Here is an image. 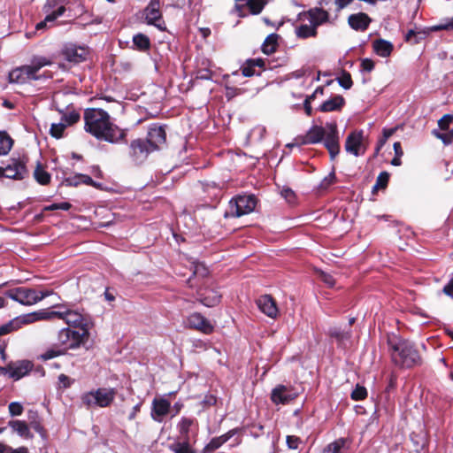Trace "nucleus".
I'll list each match as a JSON object with an SVG mask.
<instances>
[{
  "mask_svg": "<svg viewBox=\"0 0 453 453\" xmlns=\"http://www.w3.org/2000/svg\"><path fill=\"white\" fill-rule=\"evenodd\" d=\"M84 129L98 140L117 143L126 137L125 130L111 122L109 113L99 108L84 111Z\"/></svg>",
  "mask_w": 453,
  "mask_h": 453,
  "instance_id": "f257e3e1",
  "label": "nucleus"
},
{
  "mask_svg": "<svg viewBox=\"0 0 453 453\" xmlns=\"http://www.w3.org/2000/svg\"><path fill=\"white\" fill-rule=\"evenodd\" d=\"M299 140L301 144H315L323 141L332 159L340 152L339 134L335 123H326L325 127L313 126L305 135L299 137Z\"/></svg>",
  "mask_w": 453,
  "mask_h": 453,
  "instance_id": "f03ea898",
  "label": "nucleus"
},
{
  "mask_svg": "<svg viewBox=\"0 0 453 453\" xmlns=\"http://www.w3.org/2000/svg\"><path fill=\"white\" fill-rule=\"evenodd\" d=\"M393 362L401 367L411 368L421 364V357L413 343L407 340L392 337L388 339Z\"/></svg>",
  "mask_w": 453,
  "mask_h": 453,
  "instance_id": "7ed1b4c3",
  "label": "nucleus"
},
{
  "mask_svg": "<svg viewBox=\"0 0 453 453\" xmlns=\"http://www.w3.org/2000/svg\"><path fill=\"white\" fill-rule=\"evenodd\" d=\"M52 61L46 57L35 56L29 65H21L9 73V81L12 83L24 84L29 81H37L42 78L38 72L44 66L50 65Z\"/></svg>",
  "mask_w": 453,
  "mask_h": 453,
  "instance_id": "20e7f679",
  "label": "nucleus"
},
{
  "mask_svg": "<svg viewBox=\"0 0 453 453\" xmlns=\"http://www.w3.org/2000/svg\"><path fill=\"white\" fill-rule=\"evenodd\" d=\"M51 294V290L37 291L27 287H17L4 292L6 297L25 306L34 305Z\"/></svg>",
  "mask_w": 453,
  "mask_h": 453,
  "instance_id": "39448f33",
  "label": "nucleus"
},
{
  "mask_svg": "<svg viewBox=\"0 0 453 453\" xmlns=\"http://www.w3.org/2000/svg\"><path fill=\"white\" fill-rule=\"evenodd\" d=\"M89 338V330L65 327L59 330L58 334V344L64 350L75 349L85 344Z\"/></svg>",
  "mask_w": 453,
  "mask_h": 453,
  "instance_id": "423d86ee",
  "label": "nucleus"
},
{
  "mask_svg": "<svg viewBox=\"0 0 453 453\" xmlns=\"http://www.w3.org/2000/svg\"><path fill=\"white\" fill-rule=\"evenodd\" d=\"M116 396V390L114 388H98L84 393L81 397V403L86 408L89 409L93 406L101 408L108 407L111 404Z\"/></svg>",
  "mask_w": 453,
  "mask_h": 453,
  "instance_id": "0eeeda50",
  "label": "nucleus"
},
{
  "mask_svg": "<svg viewBox=\"0 0 453 453\" xmlns=\"http://www.w3.org/2000/svg\"><path fill=\"white\" fill-rule=\"evenodd\" d=\"M59 308L62 314L60 319L64 320L69 326L68 327L90 329L91 321L86 314L78 310L70 309L65 303H61Z\"/></svg>",
  "mask_w": 453,
  "mask_h": 453,
  "instance_id": "6e6552de",
  "label": "nucleus"
},
{
  "mask_svg": "<svg viewBox=\"0 0 453 453\" xmlns=\"http://www.w3.org/2000/svg\"><path fill=\"white\" fill-rule=\"evenodd\" d=\"M257 199L253 195L238 196L229 203L227 215L241 217L252 212L256 207Z\"/></svg>",
  "mask_w": 453,
  "mask_h": 453,
  "instance_id": "1a4fd4ad",
  "label": "nucleus"
},
{
  "mask_svg": "<svg viewBox=\"0 0 453 453\" xmlns=\"http://www.w3.org/2000/svg\"><path fill=\"white\" fill-rule=\"evenodd\" d=\"M2 177L14 180H22L28 177L26 161L20 157H12L1 166Z\"/></svg>",
  "mask_w": 453,
  "mask_h": 453,
  "instance_id": "9d476101",
  "label": "nucleus"
},
{
  "mask_svg": "<svg viewBox=\"0 0 453 453\" xmlns=\"http://www.w3.org/2000/svg\"><path fill=\"white\" fill-rule=\"evenodd\" d=\"M366 148L365 138L362 130L353 131L348 135L345 142V150L348 153L359 157L365 154Z\"/></svg>",
  "mask_w": 453,
  "mask_h": 453,
  "instance_id": "9b49d317",
  "label": "nucleus"
},
{
  "mask_svg": "<svg viewBox=\"0 0 453 453\" xmlns=\"http://www.w3.org/2000/svg\"><path fill=\"white\" fill-rule=\"evenodd\" d=\"M180 439L196 441L198 434V422L196 418L182 417L177 425Z\"/></svg>",
  "mask_w": 453,
  "mask_h": 453,
  "instance_id": "f8f14e48",
  "label": "nucleus"
},
{
  "mask_svg": "<svg viewBox=\"0 0 453 453\" xmlns=\"http://www.w3.org/2000/svg\"><path fill=\"white\" fill-rule=\"evenodd\" d=\"M298 396V392L290 387L278 385L271 394V400L275 404H288Z\"/></svg>",
  "mask_w": 453,
  "mask_h": 453,
  "instance_id": "ddd939ff",
  "label": "nucleus"
},
{
  "mask_svg": "<svg viewBox=\"0 0 453 453\" xmlns=\"http://www.w3.org/2000/svg\"><path fill=\"white\" fill-rule=\"evenodd\" d=\"M329 19V13L322 8H311L308 12H303L300 16V21H308L318 28L319 26L327 22Z\"/></svg>",
  "mask_w": 453,
  "mask_h": 453,
  "instance_id": "4468645a",
  "label": "nucleus"
},
{
  "mask_svg": "<svg viewBox=\"0 0 453 453\" xmlns=\"http://www.w3.org/2000/svg\"><path fill=\"white\" fill-rule=\"evenodd\" d=\"M187 325L193 329L209 334L213 332V325L202 314L194 312L187 318Z\"/></svg>",
  "mask_w": 453,
  "mask_h": 453,
  "instance_id": "2eb2a0df",
  "label": "nucleus"
},
{
  "mask_svg": "<svg viewBox=\"0 0 453 453\" xmlns=\"http://www.w3.org/2000/svg\"><path fill=\"white\" fill-rule=\"evenodd\" d=\"M153 150L146 140H134L130 144V155L137 163L144 161Z\"/></svg>",
  "mask_w": 453,
  "mask_h": 453,
  "instance_id": "dca6fc26",
  "label": "nucleus"
},
{
  "mask_svg": "<svg viewBox=\"0 0 453 453\" xmlns=\"http://www.w3.org/2000/svg\"><path fill=\"white\" fill-rule=\"evenodd\" d=\"M33 368V364L27 360H21L10 364L4 370L9 377L14 380H19L27 375Z\"/></svg>",
  "mask_w": 453,
  "mask_h": 453,
  "instance_id": "f3484780",
  "label": "nucleus"
},
{
  "mask_svg": "<svg viewBox=\"0 0 453 453\" xmlns=\"http://www.w3.org/2000/svg\"><path fill=\"white\" fill-rule=\"evenodd\" d=\"M256 303L261 312L269 318L275 319L278 316L279 310L276 302L272 296H261L257 299Z\"/></svg>",
  "mask_w": 453,
  "mask_h": 453,
  "instance_id": "a211bd4d",
  "label": "nucleus"
},
{
  "mask_svg": "<svg viewBox=\"0 0 453 453\" xmlns=\"http://www.w3.org/2000/svg\"><path fill=\"white\" fill-rule=\"evenodd\" d=\"M166 140L165 129L157 125H152L148 132L146 141L151 147V150H157L160 145L164 144Z\"/></svg>",
  "mask_w": 453,
  "mask_h": 453,
  "instance_id": "6ab92c4d",
  "label": "nucleus"
},
{
  "mask_svg": "<svg viewBox=\"0 0 453 453\" xmlns=\"http://www.w3.org/2000/svg\"><path fill=\"white\" fill-rule=\"evenodd\" d=\"M171 403L165 398H155L152 401L151 418L157 422H162L163 418L168 414Z\"/></svg>",
  "mask_w": 453,
  "mask_h": 453,
  "instance_id": "aec40b11",
  "label": "nucleus"
},
{
  "mask_svg": "<svg viewBox=\"0 0 453 453\" xmlns=\"http://www.w3.org/2000/svg\"><path fill=\"white\" fill-rule=\"evenodd\" d=\"M143 15L149 25H154L160 27L157 23L162 18V13L160 12V0H150L143 11Z\"/></svg>",
  "mask_w": 453,
  "mask_h": 453,
  "instance_id": "412c9836",
  "label": "nucleus"
},
{
  "mask_svg": "<svg viewBox=\"0 0 453 453\" xmlns=\"http://www.w3.org/2000/svg\"><path fill=\"white\" fill-rule=\"evenodd\" d=\"M63 54L65 58L69 62L80 63L86 59L88 55L87 49L83 47H77L75 45L66 46Z\"/></svg>",
  "mask_w": 453,
  "mask_h": 453,
  "instance_id": "4be33fe9",
  "label": "nucleus"
},
{
  "mask_svg": "<svg viewBox=\"0 0 453 453\" xmlns=\"http://www.w3.org/2000/svg\"><path fill=\"white\" fill-rule=\"evenodd\" d=\"M348 23L350 27L355 30L365 31L368 28L369 24L371 23V19L367 14L358 12L351 14L348 19Z\"/></svg>",
  "mask_w": 453,
  "mask_h": 453,
  "instance_id": "5701e85b",
  "label": "nucleus"
},
{
  "mask_svg": "<svg viewBox=\"0 0 453 453\" xmlns=\"http://www.w3.org/2000/svg\"><path fill=\"white\" fill-rule=\"evenodd\" d=\"M198 295L201 303L207 307H213L220 302V295L213 289H199Z\"/></svg>",
  "mask_w": 453,
  "mask_h": 453,
  "instance_id": "b1692460",
  "label": "nucleus"
},
{
  "mask_svg": "<svg viewBox=\"0 0 453 453\" xmlns=\"http://www.w3.org/2000/svg\"><path fill=\"white\" fill-rule=\"evenodd\" d=\"M345 104V100L342 96H334V97L325 101L320 106L319 111L322 112H329L340 110Z\"/></svg>",
  "mask_w": 453,
  "mask_h": 453,
  "instance_id": "393cba45",
  "label": "nucleus"
},
{
  "mask_svg": "<svg viewBox=\"0 0 453 453\" xmlns=\"http://www.w3.org/2000/svg\"><path fill=\"white\" fill-rule=\"evenodd\" d=\"M302 23L296 27V35L298 38L306 39L315 37L317 35V28L308 21H301Z\"/></svg>",
  "mask_w": 453,
  "mask_h": 453,
  "instance_id": "a878e982",
  "label": "nucleus"
},
{
  "mask_svg": "<svg viewBox=\"0 0 453 453\" xmlns=\"http://www.w3.org/2000/svg\"><path fill=\"white\" fill-rule=\"evenodd\" d=\"M61 303L55 304L51 307V309H42L39 311H36V313L38 315V320H52L54 319H60L61 317V309L59 306Z\"/></svg>",
  "mask_w": 453,
  "mask_h": 453,
  "instance_id": "bb28decb",
  "label": "nucleus"
},
{
  "mask_svg": "<svg viewBox=\"0 0 453 453\" xmlns=\"http://www.w3.org/2000/svg\"><path fill=\"white\" fill-rule=\"evenodd\" d=\"M372 48L375 53L382 58L388 57L393 50L392 43L383 39L375 40Z\"/></svg>",
  "mask_w": 453,
  "mask_h": 453,
  "instance_id": "cd10ccee",
  "label": "nucleus"
},
{
  "mask_svg": "<svg viewBox=\"0 0 453 453\" xmlns=\"http://www.w3.org/2000/svg\"><path fill=\"white\" fill-rule=\"evenodd\" d=\"M181 441H175L169 446V449L173 453H196L190 440L180 439Z\"/></svg>",
  "mask_w": 453,
  "mask_h": 453,
  "instance_id": "c85d7f7f",
  "label": "nucleus"
},
{
  "mask_svg": "<svg viewBox=\"0 0 453 453\" xmlns=\"http://www.w3.org/2000/svg\"><path fill=\"white\" fill-rule=\"evenodd\" d=\"M58 111L62 115L61 121L64 122L65 127L77 123L81 119L80 113L73 109L67 108L65 111L58 109Z\"/></svg>",
  "mask_w": 453,
  "mask_h": 453,
  "instance_id": "c756f323",
  "label": "nucleus"
},
{
  "mask_svg": "<svg viewBox=\"0 0 453 453\" xmlns=\"http://www.w3.org/2000/svg\"><path fill=\"white\" fill-rule=\"evenodd\" d=\"M347 439L339 438L327 444L322 453H343L346 449Z\"/></svg>",
  "mask_w": 453,
  "mask_h": 453,
  "instance_id": "7c9ffc66",
  "label": "nucleus"
},
{
  "mask_svg": "<svg viewBox=\"0 0 453 453\" xmlns=\"http://www.w3.org/2000/svg\"><path fill=\"white\" fill-rule=\"evenodd\" d=\"M9 426L21 437L29 438L32 436L28 426L25 421L12 420L9 422Z\"/></svg>",
  "mask_w": 453,
  "mask_h": 453,
  "instance_id": "2f4dec72",
  "label": "nucleus"
},
{
  "mask_svg": "<svg viewBox=\"0 0 453 453\" xmlns=\"http://www.w3.org/2000/svg\"><path fill=\"white\" fill-rule=\"evenodd\" d=\"M278 37V35L271 34L265 38L262 44V51L265 54L270 55L276 50Z\"/></svg>",
  "mask_w": 453,
  "mask_h": 453,
  "instance_id": "473e14b6",
  "label": "nucleus"
},
{
  "mask_svg": "<svg viewBox=\"0 0 453 453\" xmlns=\"http://www.w3.org/2000/svg\"><path fill=\"white\" fill-rule=\"evenodd\" d=\"M133 43L135 49L145 51L150 47V41L149 37L143 34H137L133 37Z\"/></svg>",
  "mask_w": 453,
  "mask_h": 453,
  "instance_id": "72a5a7b5",
  "label": "nucleus"
},
{
  "mask_svg": "<svg viewBox=\"0 0 453 453\" xmlns=\"http://www.w3.org/2000/svg\"><path fill=\"white\" fill-rule=\"evenodd\" d=\"M18 328H21L23 326L33 324L38 320V315L36 311L23 314L15 318Z\"/></svg>",
  "mask_w": 453,
  "mask_h": 453,
  "instance_id": "f704fd0d",
  "label": "nucleus"
},
{
  "mask_svg": "<svg viewBox=\"0 0 453 453\" xmlns=\"http://www.w3.org/2000/svg\"><path fill=\"white\" fill-rule=\"evenodd\" d=\"M34 177L42 185H47L50 181V174L40 164L37 165L34 172Z\"/></svg>",
  "mask_w": 453,
  "mask_h": 453,
  "instance_id": "c9c22d12",
  "label": "nucleus"
},
{
  "mask_svg": "<svg viewBox=\"0 0 453 453\" xmlns=\"http://www.w3.org/2000/svg\"><path fill=\"white\" fill-rule=\"evenodd\" d=\"M65 12V6L58 7L56 11H54L51 13L48 14L45 17L44 20L39 22L36 25V29L39 30V29L43 28L48 22H53L56 19H58V17L63 15Z\"/></svg>",
  "mask_w": 453,
  "mask_h": 453,
  "instance_id": "e433bc0d",
  "label": "nucleus"
},
{
  "mask_svg": "<svg viewBox=\"0 0 453 453\" xmlns=\"http://www.w3.org/2000/svg\"><path fill=\"white\" fill-rule=\"evenodd\" d=\"M12 144V139L5 132H0V155L8 154Z\"/></svg>",
  "mask_w": 453,
  "mask_h": 453,
  "instance_id": "4c0bfd02",
  "label": "nucleus"
},
{
  "mask_svg": "<svg viewBox=\"0 0 453 453\" xmlns=\"http://www.w3.org/2000/svg\"><path fill=\"white\" fill-rule=\"evenodd\" d=\"M433 134L441 140L444 144H449L453 142V129L434 130Z\"/></svg>",
  "mask_w": 453,
  "mask_h": 453,
  "instance_id": "58836bf2",
  "label": "nucleus"
},
{
  "mask_svg": "<svg viewBox=\"0 0 453 453\" xmlns=\"http://www.w3.org/2000/svg\"><path fill=\"white\" fill-rule=\"evenodd\" d=\"M328 334L331 337L336 339L339 342L349 339L350 333L341 330L338 327H332L329 329Z\"/></svg>",
  "mask_w": 453,
  "mask_h": 453,
  "instance_id": "ea45409f",
  "label": "nucleus"
},
{
  "mask_svg": "<svg viewBox=\"0 0 453 453\" xmlns=\"http://www.w3.org/2000/svg\"><path fill=\"white\" fill-rule=\"evenodd\" d=\"M65 127V125L62 121L59 123H53L51 124L50 134L51 136L59 139L63 137Z\"/></svg>",
  "mask_w": 453,
  "mask_h": 453,
  "instance_id": "a19ab883",
  "label": "nucleus"
},
{
  "mask_svg": "<svg viewBox=\"0 0 453 453\" xmlns=\"http://www.w3.org/2000/svg\"><path fill=\"white\" fill-rule=\"evenodd\" d=\"M65 351V350H64V349H60L58 348H51L41 354L40 358L42 360H50L62 355Z\"/></svg>",
  "mask_w": 453,
  "mask_h": 453,
  "instance_id": "79ce46f5",
  "label": "nucleus"
},
{
  "mask_svg": "<svg viewBox=\"0 0 453 453\" xmlns=\"http://www.w3.org/2000/svg\"><path fill=\"white\" fill-rule=\"evenodd\" d=\"M337 81L339 85L345 89H349L353 84L350 73L345 71H343L342 75L337 78Z\"/></svg>",
  "mask_w": 453,
  "mask_h": 453,
  "instance_id": "37998d69",
  "label": "nucleus"
},
{
  "mask_svg": "<svg viewBox=\"0 0 453 453\" xmlns=\"http://www.w3.org/2000/svg\"><path fill=\"white\" fill-rule=\"evenodd\" d=\"M350 396L355 401L364 400L367 396V390L365 387L357 385Z\"/></svg>",
  "mask_w": 453,
  "mask_h": 453,
  "instance_id": "c03bdc74",
  "label": "nucleus"
},
{
  "mask_svg": "<svg viewBox=\"0 0 453 453\" xmlns=\"http://www.w3.org/2000/svg\"><path fill=\"white\" fill-rule=\"evenodd\" d=\"M265 2L264 0H251L247 5L252 14H259L264 9Z\"/></svg>",
  "mask_w": 453,
  "mask_h": 453,
  "instance_id": "a18cd8bd",
  "label": "nucleus"
},
{
  "mask_svg": "<svg viewBox=\"0 0 453 453\" xmlns=\"http://www.w3.org/2000/svg\"><path fill=\"white\" fill-rule=\"evenodd\" d=\"M389 180V174L387 172H382L379 174L373 189L385 188Z\"/></svg>",
  "mask_w": 453,
  "mask_h": 453,
  "instance_id": "49530a36",
  "label": "nucleus"
},
{
  "mask_svg": "<svg viewBox=\"0 0 453 453\" xmlns=\"http://www.w3.org/2000/svg\"><path fill=\"white\" fill-rule=\"evenodd\" d=\"M17 322L15 320V318L12 320H10L8 323L3 325L0 326V336L7 334L11 332L18 330Z\"/></svg>",
  "mask_w": 453,
  "mask_h": 453,
  "instance_id": "de8ad7c7",
  "label": "nucleus"
},
{
  "mask_svg": "<svg viewBox=\"0 0 453 453\" xmlns=\"http://www.w3.org/2000/svg\"><path fill=\"white\" fill-rule=\"evenodd\" d=\"M222 445H223V442L221 441L220 438L219 436L218 437H214L204 447L203 452H205V453L212 452V451L218 449L219 448H220Z\"/></svg>",
  "mask_w": 453,
  "mask_h": 453,
  "instance_id": "09e8293b",
  "label": "nucleus"
},
{
  "mask_svg": "<svg viewBox=\"0 0 453 453\" xmlns=\"http://www.w3.org/2000/svg\"><path fill=\"white\" fill-rule=\"evenodd\" d=\"M208 274V270L202 263H193V274L195 276L205 277Z\"/></svg>",
  "mask_w": 453,
  "mask_h": 453,
  "instance_id": "8fccbe9b",
  "label": "nucleus"
},
{
  "mask_svg": "<svg viewBox=\"0 0 453 453\" xmlns=\"http://www.w3.org/2000/svg\"><path fill=\"white\" fill-rule=\"evenodd\" d=\"M0 453H27V449L26 447L12 449L0 442Z\"/></svg>",
  "mask_w": 453,
  "mask_h": 453,
  "instance_id": "3c124183",
  "label": "nucleus"
},
{
  "mask_svg": "<svg viewBox=\"0 0 453 453\" xmlns=\"http://www.w3.org/2000/svg\"><path fill=\"white\" fill-rule=\"evenodd\" d=\"M452 121L453 116L450 114H446L439 119L438 126L441 130L449 129V125Z\"/></svg>",
  "mask_w": 453,
  "mask_h": 453,
  "instance_id": "603ef678",
  "label": "nucleus"
},
{
  "mask_svg": "<svg viewBox=\"0 0 453 453\" xmlns=\"http://www.w3.org/2000/svg\"><path fill=\"white\" fill-rule=\"evenodd\" d=\"M319 279L325 283L326 284L329 288H333L335 284V280L334 279V277L327 273H325V272H322L320 271L319 273Z\"/></svg>",
  "mask_w": 453,
  "mask_h": 453,
  "instance_id": "864d4df0",
  "label": "nucleus"
},
{
  "mask_svg": "<svg viewBox=\"0 0 453 453\" xmlns=\"http://www.w3.org/2000/svg\"><path fill=\"white\" fill-rule=\"evenodd\" d=\"M9 412L12 416H19L23 412V406L18 402H12L9 404Z\"/></svg>",
  "mask_w": 453,
  "mask_h": 453,
  "instance_id": "5fc2aeb1",
  "label": "nucleus"
},
{
  "mask_svg": "<svg viewBox=\"0 0 453 453\" xmlns=\"http://www.w3.org/2000/svg\"><path fill=\"white\" fill-rule=\"evenodd\" d=\"M301 442L299 437L295 435H288L287 436V444L288 447L291 449H296Z\"/></svg>",
  "mask_w": 453,
  "mask_h": 453,
  "instance_id": "6e6d98bb",
  "label": "nucleus"
},
{
  "mask_svg": "<svg viewBox=\"0 0 453 453\" xmlns=\"http://www.w3.org/2000/svg\"><path fill=\"white\" fill-rule=\"evenodd\" d=\"M280 194L288 203H293L295 201L296 196L292 189L288 188H283Z\"/></svg>",
  "mask_w": 453,
  "mask_h": 453,
  "instance_id": "4d7b16f0",
  "label": "nucleus"
},
{
  "mask_svg": "<svg viewBox=\"0 0 453 453\" xmlns=\"http://www.w3.org/2000/svg\"><path fill=\"white\" fill-rule=\"evenodd\" d=\"M453 29V17L449 19L447 22L443 24H440L438 26H434L432 27V30L434 31H439V30H450Z\"/></svg>",
  "mask_w": 453,
  "mask_h": 453,
  "instance_id": "13d9d810",
  "label": "nucleus"
},
{
  "mask_svg": "<svg viewBox=\"0 0 453 453\" xmlns=\"http://www.w3.org/2000/svg\"><path fill=\"white\" fill-rule=\"evenodd\" d=\"M361 68L365 72H372L374 68V62L370 58H364L361 62Z\"/></svg>",
  "mask_w": 453,
  "mask_h": 453,
  "instance_id": "bf43d9fd",
  "label": "nucleus"
},
{
  "mask_svg": "<svg viewBox=\"0 0 453 453\" xmlns=\"http://www.w3.org/2000/svg\"><path fill=\"white\" fill-rule=\"evenodd\" d=\"M75 179L81 180V183L90 185V186H96L95 181L88 175L78 174V175H75Z\"/></svg>",
  "mask_w": 453,
  "mask_h": 453,
  "instance_id": "052dcab7",
  "label": "nucleus"
},
{
  "mask_svg": "<svg viewBox=\"0 0 453 453\" xmlns=\"http://www.w3.org/2000/svg\"><path fill=\"white\" fill-rule=\"evenodd\" d=\"M242 72L245 77H250L255 74L254 67L248 62L242 67Z\"/></svg>",
  "mask_w": 453,
  "mask_h": 453,
  "instance_id": "680f3d73",
  "label": "nucleus"
},
{
  "mask_svg": "<svg viewBox=\"0 0 453 453\" xmlns=\"http://www.w3.org/2000/svg\"><path fill=\"white\" fill-rule=\"evenodd\" d=\"M353 0H334V4L336 5L335 12H339L343 8L348 6Z\"/></svg>",
  "mask_w": 453,
  "mask_h": 453,
  "instance_id": "e2e57ef3",
  "label": "nucleus"
},
{
  "mask_svg": "<svg viewBox=\"0 0 453 453\" xmlns=\"http://www.w3.org/2000/svg\"><path fill=\"white\" fill-rule=\"evenodd\" d=\"M237 429H231L229 430L228 432H226V434L219 436L221 440V441L223 442V444H225L226 441H228L234 435L236 434L237 433Z\"/></svg>",
  "mask_w": 453,
  "mask_h": 453,
  "instance_id": "0e129e2a",
  "label": "nucleus"
},
{
  "mask_svg": "<svg viewBox=\"0 0 453 453\" xmlns=\"http://www.w3.org/2000/svg\"><path fill=\"white\" fill-rule=\"evenodd\" d=\"M443 292L453 297V278L449 280V282L443 288Z\"/></svg>",
  "mask_w": 453,
  "mask_h": 453,
  "instance_id": "69168bd1",
  "label": "nucleus"
},
{
  "mask_svg": "<svg viewBox=\"0 0 453 453\" xmlns=\"http://www.w3.org/2000/svg\"><path fill=\"white\" fill-rule=\"evenodd\" d=\"M141 406H142V404H141V403H137L136 405H134V406L133 407L132 411H131V412L129 413V415H128V419H129V420H133V419H134V418H135V417H136L137 413H138V412L140 411V410H141Z\"/></svg>",
  "mask_w": 453,
  "mask_h": 453,
  "instance_id": "338daca9",
  "label": "nucleus"
},
{
  "mask_svg": "<svg viewBox=\"0 0 453 453\" xmlns=\"http://www.w3.org/2000/svg\"><path fill=\"white\" fill-rule=\"evenodd\" d=\"M247 62L249 64H250L253 67H255V66L263 67L265 65V61L261 58L250 59Z\"/></svg>",
  "mask_w": 453,
  "mask_h": 453,
  "instance_id": "774afa93",
  "label": "nucleus"
}]
</instances>
